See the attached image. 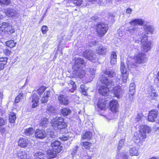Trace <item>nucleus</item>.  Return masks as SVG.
I'll return each instance as SVG.
<instances>
[{"label":"nucleus","mask_w":159,"mask_h":159,"mask_svg":"<svg viewBox=\"0 0 159 159\" xmlns=\"http://www.w3.org/2000/svg\"><path fill=\"white\" fill-rule=\"evenodd\" d=\"M151 131L150 128L146 125L141 126L140 130L138 132L134 133L133 140L136 143H138L141 140L146 138V132L149 133Z\"/></svg>","instance_id":"f257e3e1"},{"label":"nucleus","mask_w":159,"mask_h":159,"mask_svg":"<svg viewBox=\"0 0 159 159\" xmlns=\"http://www.w3.org/2000/svg\"><path fill=\"white\" fill-rule=\"evenodd\" d=\"M147 61L145 55L144 53H140L134 57V58H131L127 62L128 67L129 68H134L136 67V62L141 64L144 63Z\"/></svg>","instance_id":"f03ea898"},{"label":"nucleus","mask_w":159,"mask_h":159,"mask_svg":"<svg viewBox=\"0 0 159 159\" xmlns=\"http://www.w3.org/2000/svg\"><path fill=\"white\" fill-rule=\"evenodd\" d=\"M52 126L55 129L60 130L64 129L67 126V125L64 121V119L62 117H56L51 120Z\"/></svg>","instance_id":"7ed1b4c3"},{"label":"nucleus","mask_w":159,"mask_h":159,"mask_svg":"<svg viewBox=\"0 0 159 159\" xmlns=\"http://www.w3.org/2000/svg\"><path fill=\"white\" fill-rule=\"evenodd\" d=\"M147 36L144 33H142L140 35L139 40L138 41L141 44V50L143 52H147L151 49L152 43L151 42L146 41Z\"/></svg>","instance_id":"20e7f679"},{"label":"nucleus","mask_w":159,"mask_h":159,"mask_svg":"<svg viewBox=\"0 0 159 159\" xmlns=\"http://www.w3.org/2000/svg\"><path fill=\"white\" fill-rule=\"evenodd\" d=\"M83 56L86 59L93 62H95L98 59L95 52L91 50H87L84 51L83 52Z\"/></svg>","instance_id":"39448f33"},{"label":"nucleus","mask_w":159,"mask_h":159,"mask_svg":"<svg viewBox=\"0 0 159 159\" xmlns=\"http://www.w3.org/2000/svg\"><path fill=\"white\" fill-rule=\"evenodd\" d=\"M108 27L107 25L103 23L98 24L96 29L98 35L100 37H102L104 35L108 30Z\"/></svg>","instance_id":"423d86ee"},{"label":"nucleus","mask_w":159,"mask_h":159,"mask_svg":"<svg viewBox=\"0 0 159 159\" xmlns=\"http://www.w3.org/2000/svg\"><path fill=\"white\" fill-rule=\"evenodd\" d=\"M120 71L122 74L121 77L120 79L117 77V79L119 80H121L123 83H125L126 82L127 79L128 75V73L127 72V69L125 67L124 63L121 62L120 64Z\"/></svg>","instance_id":"0eeeda50"},{"label":"nucleus","mask_w":159,"mask_h":159,"mask_svg":"<svg viewBox=\"0 0 159 159\" xmlns=\"http://www.w3.org/2000/svg\"><path fill=\"white\" fill-rule=\"evenodd\" d=\"M120 71L122 74L121 77L120 79L117 77V79L119 80H121L123 83H125L126 82L127 79L128 75V73L127 72V69L125 67L124 63L121 62L120 64Z\"/></svg>","instance_id":"6e6552de"},{"label":"nucleus","mask_w":159,"mask_h":159,"mask_svg":"<svg viewBox=\"0 0 159 159\" xmlns=\"http://www.w3.org/2000/svg\"><path fill=\"white\" fill-rule=\"evenodd\" d=\"M0 30L2 32H7L10 34L14 32L12 26L10 25L8 22H3L0 24Z\"/></svg>","instance_id":"1a4fd4ad"},{"label":"nucleus","mask_w":159,"mask_h":159,"mask_svg":"<svg viewBox=\"0 0 159 159\" xmlns=\"http://www.w3.org/2000/svg\"><path fill=\"white\" fill-rule=\"evenodd\" d=\"M158 111L156 109L152 110L150 111L148 115V120L150 122H155V119L158 116Z\"/></svg>","instance_id":"9d476101"},{"label":"nucleus","mask_w":159,"mask_h":159,"mask_svg":"<svg viewBox=\"0 0 159 159\" xmlns=\"http://www.w3.org/2000/svg\"><path fill=\"white\" fill-rule=\"evenodd\" d=\"M85 65L84 59L81 58H77L75 60V63L73 66V69H81Z\"/></svg>","instance_id":"9b49d317"},{"label":"nucleus","mask_w":159,"mask_h":159,"mask_svg":"<svg viewBox=\"0 0 159 159\" xmlns=\"http://www.w3.org/2000/svg\"><path fill=\"white\" fill-rule=\"evenodd\" d=\"M73 70H74L73 71V74L75 77L81 78L84 77V79L85 80V75L86 74L84 70L81 69Z\"/></svg>","instance_id":"f8f14e48"},{"label":"nucleus","mask_w":159,"mask_h":159,"mask_svg":"<svg viewBox=\"0 0 159 159\" xmlns=\"http://www.w3.org/2000/svg\"><path fill=\"white\" fill-rule=\"evenodd\" d=\"M100 82L101 84L105 85V86L108 87L109 86L113 85V82L111 80L108 78L104 75H102L100 77Z\"/></svg>","instance_id":"ddd939ff"},{"label":"nucleus","mask_w":159,"mask_h":159,"mask_svg":"<svg viewBox=\"0 0 159 159\" xmlns=\"http://www.w3.org/2000/svg\"><path fill=\"white\" fill-rule=\"evenodd\" d=\"M109 108L110 110L113 112H116L118 111L119 104L117 101L115 100H112L109 103Z\"/></svg>","instance_id":"4468645a"},{"label":"nucleus","mask_w":159,"mask_h":159,"mask_svg":"<svg viewBox=\"0 0 159 159\" xmlns=\"http://www.w3.org/2000/svg\"><path fill=\"white\" fill-rule=\"evenodd\" d=\"M96 69L95 68H89V74H86L85 75V80L87 82H90L91 81L95 74Z\"/></svg>","instance_id":"2eb2a0df"},{"label":"nucleus","mask_w":159,"mask_h":159,"mask_svg":"<svg viewBox=\"0 0 159 159\" xmlns=\"http://www.w3.org/2000/svg\"><path fill=\"white\" fill-rule=\"evenodd\" d=\"M6 15L9 17H14L19 13V11L14 8H8L4 10Z\"/></svg>","instance_id":"dca6fc26"},{"label":"nucleus","mask_w":159,"mask_h":159,"mask_svg":"<svg viewBox=\"0 0 159 159\" xmlns=\"http://www.w3.org/2000/svg\"><path fill=\"white\" fill-rule=\"evenodd\" d=\"M98 91L100 95L104 96H108L110 93L108 87L103 85H101L99 86Z\"/></svg>","instance_id":"f3484780"},{"label":"nucleus","mask_w":159,"mask_h":159,"mask_svg":"<svg viewBox=\"0 0 159 159\" xmlns=\"http://www.w3.org/2000/svg\"><path fill=\"white\" fill-rule=\"evenodd\" d=\"M47 133L44 130L37 129L35 132V136L39 139H43L46 138Z\"/></svg>","instance_id":"a211bd4d"},{"label":"nucleus","mask_w":159,"mask_h":159,"mask_svg":"<svg viewBox=\"0 0 159 159\" xmlns=\"http://www.w3.org/2000/svg\"><path fill=\"white\" fill-rule=\"evenodd\" d=\"M32 107L33 108H34L38 106L39 102V98L37 94L34 93L31 97Z\"/></svg>","instance_id":"6ab92c4d"},{"label":"nucleus","mask_w":159,"mask_h":159,"mask_svg":"<svg viewBox=\"0 0 159 159\" xmlns=\"http://www.w3.org/2000/svg\"><path fill=\"white\" fill-rule=\"evenodd\" d=\"M58 100L59 103L62 105H67L69 103V100L68 98L65 96L60 95L58 97Z\"/></svg>","instance_id":"aec40b11"},{"label":"nucleus","mask_w":159,"mask_h":159,"mask_svg":"<svg viewBox=\"0 0 159 159\" xmlns=\"http://www.w3.org/2000/svg\"><path fill=\"white\" fill-rule=\"evenodd\" d=\"M112 91L115 96L118 98H120L122 97L123 91L120 86H117L114 87Z\"/></svg>","instance_id":"412c9836"},{"label":"nucleus","mask_w":159,"mask_h":159,"mask_svg":"<svg viewBox=\"0 0 159 159\" xmlns=\"http://www.w3.org/2000/svg\"><path fill=\"white\" fill-rule=\"evenodd\" d=\"M108 48L107 47L101 45L98 46L96 51L97 53L99 55H105L107 52Z\"/></svg>","instance_id":"4be33fe9"},{"label":"nucleus","mask_w":159,"mask_h":159,"mask_svg":"<svg viewBox=\"0 0 159 159\" xmlns=\"http://www.w3.org/2000/svg\"><path fill=\"white\" fill-rule=\"evenodd\" d=\"M51 146L53 149L57 151L58 152L61 150V146H60V142L57 141H52L51 143Z\"/></svg>","instance_id":"5701e85b"},{"label":"nucleus","mask_w":159,"mask_h":159,"mask_svg":"<svg viewBox=\"0 0 159 159\" xmlns=\"http://www.w3.org/2000/svg\"><path fill=\"white\" fill-rule=\"evenodd\" d=\"M18 144L19 146L22 148H25L28 147L29 142L27 139L21 138L18 141Z\"/></svg>","instance_id":"b1692460"},{"label":"nucleus","mask_w":159,"mask_h":159,"mask_svg":"<svg viewBox=\"0 0 159 159\" xmlns=\"http://www.w3.org/2000/svg\"><path fill=\"white\" fill-rule=\"evenodd\" d=\"M130 25H142L144 23V20L142 19H137L133 20L129 22Z\"/></svg>","instance_id":"393cba45"},{"label":"nucleus","mask_w":159,"mask_h":159,"mask_svg":"<svg viewBox=\"0 0 159 159\" xmlns=\"http://www.w3.org/2000/svg\"><path fill=\"white\" fill-rule=\"evenodd\" d=\"M106 101L103 99H100L98 100L97 106L98 108L101 110H104L106 104Z\"/></svg>","instance_id":"a878e982"},{"label":"nucleus","mask_w":159,"mask_h":159,"mask_svg":"<svg viewBox=\"0 0 159 159\" xmlns=\"http://www.w3.org/2000/svg\"><path fill=\"white\" fill-rule=\"evenodd\" d=\"M104 73L107 75L109 78L115 77L116 74L115 71L111 69H107L104 71Z\"/></svg>","instance_id":"bb28decb"},{"label":"nucleus","mask_w":159,"mask_h":159,"mask_svg":"<svg viewBox=\"0 0 159 159\" xmlns=\"http://www.w3.org/2000/svg\"><path fill=\"white\" fill-rule=\"evenodd\" d=\"M34 156L35 159H44L46 157L45 155L43 153L39 151L34 153Z\"/></svg>","instance_id":"cd10ccee"},{"label":"nucleus","mask_w":159,"mask_h":159,"mask_svg":"<svg viewBox=\"0 0 159 159\" xmlns=\"http://www.w3.org/2000/svg\"><path fill=\"white\" fill-rule=\"evenodd\" d=\"M117 55L115 52H113L111 53V60L110 63L112 65H114L116 63Z\"/></svg>","instance_id":"c85d7f7f"},{"label":"nucleus","mask_w":159,"mask_h":159,"mask_svg":"<svg viewBox=\"0 0 159 159\" xmlns=\"http://www.w3.org/2000/svg\"><path fill=\"white\" fill-rule=\"evenodd\" d=\"M61 113L62 116H66L70 115L71 113V111L69 108L64 107L61 110Z\"/></svg>","instance_id":"c756f323"},{"label":"nucleus","mask_w":159,"mask_h":159,"mask_svg":"<svg viewBox=\"0 0 159 159\" xmlns=\"http://www.w3.org/2000/svg\"><path fill=\"white\" fill-rule=\"evenodd\" d=\"M129 152L130 155L131 156H138L139 154L138 149L135 147L130 148L129 150Z\"/></svg>","instance_id":"7c9ffc66"},{"label":"nucleus","mask_w":159,"mask_h":159,"mask_svg":"<svg viewBox=\"0 0 159 159\" xmlns=\"http://www.w3.org/2000/svg\"><path fill=\"white\" fill-rule=\"evenodd\" d=\"M18 157L21 159H25L27 158V153L26 151H19L17 152Z\"/></svg>","instance_id":"2f4dec72"},{"label":"nucleus","mask_w":159,"mask_h":159,"mask_svg":"<svg viewBox=\"0 0 159 159\" xmlns=\"http://www.w3.org/2000/svg\"><path fill=\"white\" fill-rule=\"evenodd\" d=\"M50 94V92L49 91H46L44 93V96L41 99V102L42 103L46 102L48 99V96Z\"/></svg>","instance_id":"473e14b6"},{"label":"nucleus","mask_w":159,"mask_h":159,"mask_svg":"<svg viewBox=\"0 0 159 159\" xmlns=\"http://www.w3.org/2000/svg\"><path fill=\"white\" fill-rule=\"evenodd\" d=\"M92 136V134L91 132H87L83 134L81 140L83 141L85 139H90L91 138Z\"/></svg>","instance_id":"72a5a7b5"},{"label":"nucleus","mask_w":159,"mask_h":159,"mask_svg":"<svg viewBox=\"0 0 159 159\" xmlns=\"http://www.w3.org/2000/svg\"><path fill=\"white\" fill-rule=\"evenodd\" d=\"M144 29L145 32H144L145 34L147 33V34H152L154 31V29L152 26L149 25H146L144 27Z\"/></svg>","instance_id":"f704fd0d"},{"label":"nucleus","mask_w":159,"mask_h":159,"mask_svg":"<svg viewBox=\"0 0 159 159\" xmlns=\"http://www.w3.org/2000/svg\"><path fill=\"white\" fill-rule=\"evenodd\" d=\"M7 60L6 57L0 58V70L4 69V66L7 63Z\"/></svg>","instance_id":"c9c22d12"},{"label":"nucleus","mask_w":159,"mask_h":159,"mask_svg":"<svg viewBox=\"0 0 159 159\" xmlns=\"http://www.w3.org/2000/svg\"><path fill=\"white\" fill-rule=\"evenodd\" d=\"M34 132V129L32 128H30L25 130L24 133L25 135L30 136L33 135Z\"/></svg>","instance_id":"e433bc0d"},{"label":"nucleus","mask_w":159,"mask_h":159,"mask_svg":"<svg viewBox=\"0 0 159 159\" xmlns=\"http://www.w3.org/2000/svg\"><path fill=\"white\" fill-rule=\"evenodd\" d=\"M80 145L83 146V149H88L91 146L92 143L88 142H81Z\"/></svg>","instance_id":"4c0bfd02"},{"label":"nucleus","mask_w":159,"mask_h":159,"mask_svg":"<svg viewBox=\"0 0 159 159\" xmlns=\"http://www.w3.org/2000/svg\"><path fill=\"white\" fill-rule=\"evenodd\" d=\"M16 117L15 114L13 112H10L9 114V120L11 123H13L15 122Z\"/></svg>","instance_id":"58836bf2"},{"label":"nucleus","mask_w":159,"mask_h":159,"mask_svg":"<svg viewBox=\"0 0 159 159\" xmlns=\"http://www.w3.org/2000/svg\"><path fill=\"white\" fill-rule=\"evenodd\" d=\"M57 151H51V150L48 151L47 153V157L49 158H54L57 156Z\"/></svg>","instance_id":"ea45409f"},{"label":"nucleus","mask_w":159,"mask_h":159,"mask_svg":"<svg viewBox=\"0 0 159 159\" xmlns=\"http://www.w3.org/2000/svg\"><path fill=\"white\" fill-rule=\"evenodd\" d=\"M130 25L131 26L127 28V31L131 34H133L134 33L135 31L137 29L138 27H136L134 24L133 25Z\"/></svg>","instance_id":"a19ab883"},{"label":"nucleus","mask_w":159,"mask_h":159,"mask_svg":"<svg viewBox=\"0 0 159 159\" xmlns=\"http://www.w3.org/2000/svg\"><path fill=\"white\" fill-rule=\"evenodd\" d=\"M24 97V94L22 92L19 93L18 95L16 98L15 102L16 103H19L20 100L23 99Z\"/></svg>","instance_id":"79ce46f5"},{"label":"nucleus","mask_w":159,"mask_h":159,"mask_svg":"<svg viewBox=\"0 0 159 159\" xmlns=\"http://www.w3.org/2000/svg\"><path fill=\"white\" fill-rule=\"evenodd\" d=\"M68 82L69 84H70L72 85V89H69V91L71 93H73L74 91L76 89V85L75 83L71 80H70V81H68Z\"/></svg>","instance_id":"37998d69"},{"label":"nucleus","mask_w":159,"mask_h":159,"mask_svg":"<svg viewBox=\"0 0 159 159\" xmlns=\"http://www.w3.org/2000/svg\"><path fill=\"white\" fill-rule=\"evenodd\" d=\"M6 44L7 46L11 48L15 46L16 43L14 42V40H10L7 41Z\"/></svg>","instance_id":"c03bdc74"},{"label":"nucleus","mask_w":159,"mask_h":159,"mask_svg":"<svg viewBox=\"0 0 159 159\" xmlns=\"http://www.w3.org/2000/svg\"><path fill=\"white\" fill-rule=\"evenodd\" d=\"M158 95L156 92H152L149 93L148 97L151 99L156 100L158 98Z\"/></svg>","instance_id":"a18cd8bd"},{"label":"nucleus","mask_w":159,"mask_h":159,"mask_svg":"<svg viewBox=\"0 0 159 159\" xmlns=\"http://www.w3.org/2000/svg\"><path fill=\"white\" fill-rule=\"evenodd\" d=\"M48 123V119L47 118H44L42 119L40 124L41 126H45Z\"/></svg>","instance_id":"49530a36"},{"label":"nucleus","mask_w":159,"mask_h":159,"mask_svg":"<svg viewBox=\"0 0 159 159\" xmlns=\"http://www.w3.org/2000/svg\"><path fill=\"white\" fill-rule=\"evenodd\" d=\"M135 86L134 83H131L130 84L129 87V93H134L135 92Z\"/></svg>","instance_id":"de8ad7c7"},{"label":"nucleus","mask_w":159,"mask_h":159,"mask_svg":"<svg viewBox=\"0 0 159 159\" xmlns=\"http://www.w3.org/2000/svg\"><path fill=\"white\" fill-rule=\"evenodd\" d=\"M124 123L122 121L120 122L119 123L118 131L120 133H122L124 131V128L123 127Z\"/></svg>","instance_id":"09e8293b"},{"label":"nucleus","mask_w":159,"mask_h":159,"mask_svg":"<svg viewBox=\"0 0 159 159\" xmlns=\"http://www.w3.org/2000/svg\"><path fill=\"white\" fill-rule=\"evenodd\" d=\"M46 89L45 87L44 86L40 87L37 91V93L39 95H40L45 91Z\"/></svg>","instance_id":"8fccbe9b"},{"label":"nucleus","mask_w":159,"mask_h":159,"mask_svg":"<svg viewBox=\"0 0 159 159\" xmlns=\"http://www.w3.org/2000/svg\"><path fill=\"white\" fill-rule=\"evenodd\" d=\"M47 110L49 112L52 113L55 112V108L52 106H48L47 108Z\"/></svg>","instance_id":"3c124183"},{"label":"nucleus","mask_w":159,"mask_h":159,"mask_svg":"<svg viewBox=\"0 0 159 159\" xmlns=\"http://www.w3.org/2000/svg\"><path fill=\"white\" fill-rule=\"evenodd\" d=\"M143 117L142 116L141 114H138L137 115L135 119V121L139 123H142Z\"/></svg>","instance_id":"603ef678"},{"label":"nucleus","mask_w":159,"mask_h":159,"mask_svg":"<svg viewBox=\"0 0 159 159\" xmlns=\"http://www.w3.org/2000/svg\"><path fill=\"white\" fill-rule=\"evenodd\" d=\"M10 2V0H0V3L5 5H9Z\"/></svg>","instance_id":"864d4df0"},{"label":"nucleus","mask_w":159,"mask_h":159,"mask_svg":"<svg viewBox=\"0 0 159 159\" xmlns=\"http://www.w3.org/2000/svg\"><path fill=\"white\" fill-rule=\"evenodd\" d=\"M80 89L81 90V91L82 93L84 95H86V90L87 89L85 87V85L84 84H82L80 87Z\"/></svg>","instance_id":"5fc2aeb1"},{"label":"nucleus","mask_w":159,"mask_h":159,"mask_svg":"<svg viewBox=\"0 0 159 159\" xmlns=\"http://www.w3.org/2000/svg\"><path fill=\"white\" fill-rule=\"evenodd\" d=\"M107 2L105 4L104 3H101V2H98V3L100 5H107V6L110 5L112 4V1L111 0H107L106 1Z\"/></svg>","instance_id":"6e6d98bb"},{"label":"nucleus","mask_w":159,"mask_h":159,"mask_svg":"<svg viewBox=\"0 0 159 159\" xmlns=\"http://www.w3.org/2000/svg\"><path fill=\"white\" fill-rule=\"evenodd\" d=\"M47 137L50 138H55V135L54 134V132L52 131L48 132Z\"/></svg>","instance_id":"4d7b16f0"},{"label":"nucleus","mask_w":159,"mask_h":159,"mask_svg":"<svg viewBox=\"0 0 159 159\" xmlns=\"http://www.w3.org/2000/svg\"><path fill=\"white\" fill-rule=\"evenodd\" d=\"M48 30V27L46 25H43L42 28L41 30L43 34L46 33Z\"/></svg>","instance_id":"13d9d810"},{"label":"nucleus","mask_w":159,"mask_h":159,"mask_svg":"<svg viewBox=\"0 0 159 159\" xmlns=\"http://www.w3.org/2000/svg\"><path fill=\"white\" fill-rule=\"evenodd\" d=\"M6 121L2 118L0 117V126H2L6 125Z\"/></svg>","instance_id":"bf43d9fd"},{"label":"nucleus","mask_w":159,"mask_h":159,"mask_svg":"<svg viewBox=\"0 0 159 159\" xmlns=\"http://www.w3.org/2000/svg\"><path fill=\"white\" fill-rule=\"evenodd\" d=\"M121 157L123 159H128V156L126 152H124L120 154Z\"/></svg>","instance_id":"052dcab7"},{"label":"nucleus","mask_w":159,"mask_h":159,"mask_svg":"<svg viewBox=\"0 0 159 159\" xmlns=\"http://www.w3.org/2000/svg\"><path fill=\"white\" fill-rule=\"evenodd\" d=\"M134 93H129V98L130 101H131L133 100L134 99Z\"/></svg>","instance_id":"680f3d73"},{"label":"nucleus","mask_w":159,"mask_h":159,"mask_svg":"<svg viewBox=\"0 0 159 159\" xmlns=\"http://www.w3.org/2000/svg\"><path fill=\"white\" fill-rule=\"evenodd\" d=\"M4 53L7 56L9 55L11 53V51L8 50V49H5L3 50Z\"/></svg>","instance_id":"e2e57ef3"},{"label":"nucleus","mask_w":159,"mask_h":159,"mask_svg":"<svg viewBox=\"0 0 159 159\" xmlns=\"http://www.w3.org/2000/svg\"><path fill=\"white\" fill-rule=\"evenodd\" d=\"M70 137L69 136H62L60 138L61 140L62 141H64L69 139L70 138Z\"/></svg>","instance_id":"0e129e2a"},{"label":"nucleus","mask_w":159,"mask_h":159,"mask_svg":"<svg viewBox=\"0 0 159 159\" xmlns=\"http://www.w3.org/2000/svg\"><path fill=\"white\" fill-rule=\"evenodd\" d=\"M125 139H122L119 142L118 145L122 147L124 145V142H125Z\"/></svg>","instance_id":"69168bd1"},{"label":"nucleus","mask_w":159,"mask_h":159,"mask_svg":"<svg viewBox=\"0 0 159 159\" xmlns=\"http://www.w3.org/2000/svg\"><path fill=\"white\" fill-rule=\"evenodd\" d=\"M132 11V10L130 8H128L126 11V13L128 14H130Z\"/></svg>","instance_id":"338daca9"},{"label":"nucleus","mask_w":159,"mask_h":159,"mask_svg":"<svg viewBox=\"0 0 159 159\" xmlns=\"http://www.w3.org/2000/svg\"><path fill=\"white\" fill-rule=\"evenodd\" d=\"M76 152L77 150L76 149H74L71 152V155L73 156H74V155H75L76 153Z\"/></svg>","instance_id":"774afa93"}]
</instances>
